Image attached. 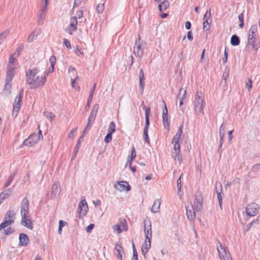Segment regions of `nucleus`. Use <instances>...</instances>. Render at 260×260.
I'll return each instance as SVG.
<instances>
[{
    "mask_svg": "<svg viewBox=\"0 0 260 260\" xmlns=\"http://www.w3.org/2000/svg\"><path fill=\"white\" fill-rule=\"evenodd\" d=\"M43 7L42 9L41 10V12L40 14V19L43 20L45 18V16L46 13L47 8V6L48 5L47 3H45V4H43Z\"/></svg>",
    "mask_w": 260,
    "mask_h": 260,
    "instance_id": "nucleus-36",
    "label": "nucleus"
},
{
    "mask_svg": "<svg viewBox=\"0 0 260 260\" xmlns=\"http://www.w3.org/2000/svg\"><path fill=\"white\" fill-rule=\"evenodd\" d=\"M196 211H199L202 208V200L201 198H196L193 205H192Z\"/></svg>",
    "mask_w": 260,
    "mask_h": 260,
    "instance_id": "nucleus-26",
    "label": "nucleus"
},
{
    "mask_svg": "<svg viewBox=\"0 0 260 260\" xmlns=\"http://www.w3.org/2000/svg\"><path fill=\"white\" fill-rule=\"evenodd\" d=\"M116 131V125L113 121L110 123L108 128V133L113 134Z\"/></svg>",
    "mask_w": 260,
    "mask_h": 260,
    "instance_id": "nucleus-42",
    "label": "nucleus"
},
{
    "mask_svg": "<svg viewBox=\"0 0 260 260\" xmlns=\"http://www.w3.org/2000/svg\"><path fill=\"white\" fill-rule=\"evenodd\" d=\"M160 206V201L159 199L155 200L153 205L151 208V212L152 213H156L159 212Z\"/></svg>",
    "mask_w": 260,
    "mask_h": 260,
    "instance_id": "nucleus-28",
    "label": "nucleus"
},
{
    "mask_svg": "<svg viewBox=\"0 0 260 260\" xmlns=\"http://www.w3.org/2000/svg\"><path fill=\"white\" fill-rule=\"evenodd\" d=\"M143 138L147 143H148V144L150 143V140H149V138L148 137V130H144Z\"/></svg>",
    "mask_w": 260,
    "mask_h": 260,
    "instance_id": "nucleus-46",
    "label": "nucleus"
},
{
    "mask_svg": "<svg viewBox=\"0 0 260 260\" xmlns=\"http://www.w3.org/2000/svg\"><path fill=\"white\" fill-rule=\"evenodd\" d=\"M258 221V220H255L251 221L250 223L247 224L246 228L244 229L243 232L244 233H247L251 228L252 224L253 223H257Z\"/></svg>",
    "mask_w": 260,
    "mask_h": 260,
    "instance_id": "nucleus-44",
    "label": "nucleus"
},
{
    "mask_svg": "<svg viewBox=\"0 0 260 260\" xmlns=\"http://www.w3.org/2000/svg\"><path fill=\"white\" fill-rule=\"evenodd\" d=\"M82 1L83 0H74L73 7L72 8V10L70 12V13L71 14H73L74 8L79 7L81 5Z\"/></svg>",
    "mask_w": 260,
    "mask_h": 260,
    "instance_id": "nucleus-45",
    "label": "nucleus"
},
{
    "mask_svg": "<svg viewBox=\"0 0 260 260\" xmlns=\"http://www.w3.org/2000/svg\"><path fill=\"white\" fill-rule=\"evenodd\" d=\"M38 68L28 69L26 71V83L30 89H36L43 87L46 82L45 76H36L38 73Z\"/></svg>",
    "mask_w": 260,
    "mask_h": 260,
    "instance_id": "nucleus-1",
    "label": "nucleus"
},
{
    "mask_svg": "<svg viewBox=\"0 0 260 260\" xmlns=\"http://www.w3.org/2000/svg\"><path fill=\"white\" fill-rule=\"evenodd\" d=\"M17 173V172H15L14 173H11L10 175V176L9 177L7 181L6 182L5 184V187H8L11 183L12 182L13 178H14L15 176L16 175Z\"/></svg>",
    "mask_w": 260,
    "mask_h": 260,
    "instance_id": "nucleus-41",
    "label": "nucleus"
},
{
    "mask_svg": "<svg viewBox=\"0 0 260 260\" xmlns=\"http://www.w3.org/2000/svg\"><path fill=\"white\" fill-rule=\"evenodd\" d=\"M41 29L40 28H36L28 36L27 41L28 43H31L34 40H35L38 36L40 34Z\"/></svg>",
    "mask_w": 260,
    "mask_h": 260,
    "instance_id": "nucleus-23",
    "label": "nucleus"
},
{
    "mask_svg": "<svg viewBox=\"0 0 260 260\" xmlns=\"http://www.w3.org/2000/svg\"><path fill=\"white\" fill-rule=\"evenodd\" d=\"M170 6V3L168 0H164L158 5V8L160 12L165 11Z\"/></svg>",
    "mask_w": 260,
    "mask_h": 260,
    "instance_id": "nucleus-31",
    "label": "nucleus"
},
{
    "mask_svg": "<svg viewBox=\"0 0 260 260\" xmlns=\"http://www.w3.org/2000/svg\"><path fill=\"white\" fill-rule=\"evenodd\" d=\"M136 152L135 150V148L134 146L132 147L131 154L129 156H128L127 158V160L126 162V165H129L131 166L132 165V161L136 157Z\"/></svg>",
    "mask_w": 260,
    "mask_h": 260,
    "instance_id": "nucleus-30",
    "label": "nucleus"
},
{
    "mask_svg": "<svg viewBox=\"0 0 260 260\" xmlns=\"http://www.w3.org/2000/svg\"><path fill=\"white\" fill-rule=\"evenodd\" d=\"M29 203L28 200L24 198L21 205L20 214L21 216V224L28 229H32V222L29 214Z\"/></svg>",
    "mask_w": 260,
    "mask_h": 260,
    "instance_id": "nucleus-3",
    "label": "nucleus"
},
{
    "mask_svg": "<svg viewBox=\"0 0 260 260\" xmlns=\"http://www.w3.org/2000/svg\"><path fill=\"white\" fill-rule=\"evenodd\" d=\"M14 221V220L3 221L2 224H3L4 228H6V227L11 225Z\"/></svg>",
    "mask_w": 260,
    "mask_h": 260,
    "instance_id": "nucleus-56",
    "label": "nucleus"
},
{
    "mask_svg": "<svg viewBox=\"0 0 260 260\" xmlns=\"http://www.w3.org/2000/svg\"><path fill=\"white\" fill-rule=\"evenodd\" d=\"M114 187L120 192L131 190V187L126 181H118L114 185Z\"/></svg>",
    "mask_w": 260,
    "mask_h": 260,
    "instance_id": "nucleus-10",
    "label": "nucleus"
},
{
    "mask_svg": "<svg viewBox=\"0 0 260 260\" xmlns=\"http://www.w3.org/2000/svg\"><path fill=\"white\" fill-rule=\"evenodd\" d=\"M247 46L248 47L251 46L256 52L259 48L260 43L259 41H256L255 39H253L252 40H248Z\"/></svg>",
    "mask_w": 260,
    "mask_h": 260,
    "instance_id": "nucleus-24",
    "label": "nucleus"
},
{
    "mask_svg": "<svg viewBox=\"0 0 260 260\" xmlns=\"http://www.w3.org/2000/svg\"><path fill=\"white\" fill-rule=\"evenodd\" d=\"M96 84L94 83L93 84L91 89L90 90L89 95L87 103V105L88 106H90V104L92 100L93 93H94L95 89L96 88Z\"/></svg>",
    "mask_w": 260,
    "mask_h": 260,
    "instance_id": "nucleus-33",
    "label": "nucleus"
},
{
    "mask_svg": "<svg viewBox=\"0 0 260 260\" xmlns=\"http://www.w3.org/2000/svg\"><path fill=\"white\" fill-rule=\"evenodd\" d=\"M98 109L99 105L98 104H95L92 107V110L87 119V123L91 125L93 124L95 119Z\"/></svg>",
    "mask_w": 260,
    "mask_h": 260,
    "instance_id": "nucleus-11",
    "label": "nucleus"
},
{
    "mask_svg": "<svg viewBox=\"0 0 260 260\" xmlns=\"http://www.w3.org/2000/svg\"><path fill=\"white\" fill-rule=\"evenodd\" d=\"M63 43L68 49H71L72 48L71 45L68 39H63Z\"/></svg>",
    "mask_w": 260,
    "mask_h": 260,
    "instance_id": "nucleus-63",
    "label": "nucleus"
},
{
    "mask_svg": "<svg viewBox=\"0 0 260 260\" xmlns=\"http://www.w3.org/2000/svg\"><path fill=\"white\" fill-rule=\"evenodd\" d=\"M163 103L164 104V107L162 109V122L165 127L166 128L167 126L169 127L168 118V109L166 104L164 101Z\"/></svg>",
    "mask_w": 260,
    "mask_h": 260,
    "instance_id": "nucleus-18",
    "label": "nucleus"
},
{
    "mask_svg": "<svg viewBox=\"0 0 260 260\" xmlns=\"http://www.w3.org/2000/svg\"><path fill=\"white\" fill-rule=\"evenodd\" d=\"M17 56H16V55H15V54H12L11 55V56L10 57V58H9V65H14L13 63L14 62V61L15 60V58Z\"/></svg>",
    "mask_w": 260,
    "mask_h": 260,
    "instance_id": "nucleus-57",
    "label": "nucleus"
},
{
    "mask_svg": "<svg viewBox=\"0 0 260 260\" xmlns=\"http://www.w3.org/2000/svg\"><path fill=\"white\" fill-rule=\"evenodd\" d=\"M17 97H16L15 99V101L13 104V110L12 112V115L14 117L17 116L18 112L20 110L21 107L20 104L22 102V100L19 101V99H18V100L17 101Z\"/></svg>",
    "mask_w": 260,
    "mask_h": 260,
    "instance_id": "nucleus-19",
    "label": "nucleus"
},
{
    "mask_svg": "<svg viewBox=\"0 0 260 260\" xmlns=\"http://www.w3.org/2000/svg\"><path fill=\"white\" fill-rule=\"evenodd\" d=\"M240 39L236 35H234L232 36L231 39V44L233 46H237L240 44Z\"/></svg>",
    "mask_w": 260,
    "mask_h": 260,
    "instance_id": "nucleus-35",
    "label": "nucleus"
},
{
    "mask_svg": "<svg viewBox=\"0 0 260 260\" xmlns=\"http://www.w3.org/2000/svg\"><path fill=\"white\" fill-rule=\"evenodd\" d=\"M38 128L39 129L38 134L34 133L30 135L27 139L24 141L23 144L24 145L27 146H33L39 142L40 138L43 139V137L42 134V131L40 129V126L39 124L38 125Z\"/></svg>",
    "mask_w": 260,
    "mask_h": 260,
    "instance_id": "nucleus-5",
    "label": "nucleus"
},
{
    "mask_svg": "<svg viewBox=\"0 0 260 260\" xmlns=\"http://www.w3.org/2000/svg\"><path fill=\"white\" fill-rule=\"evenodd\" d=\"M8 69L7 72L5 81L12 83V80L14 77V71L15 70V66L8 64Z\"/></svg>",
    "mask_w": 260,
    "mask_h": 260,
    "instance_id": "nucleus-15",
    "label": "nucleus"
},
{
    "mask_svg": "<svg viewBox=\"0 0 260 260\" xmlns=\"http://www.w3.org/2000/svg\"><path fill=\"white\" fill-rule=\"evenodd\" d=\"M151 243V239H147V240L145 239V243L142 247V253L144 255L147 253L148 250L150 248Z\"/></svg>",
    "mask_w": 260,
    "mask_h": 260,
    "instance_id": "nucleus-25",
    "label": "nucleus"
},
{
    "mask_svg": "<svg viewBox=\"0 0 260 260\" xmlns=\"http://www.w3.org/2000/svg\"><path fill=\"white\" fill-rule=\"evenodd\" d=\"M46 116L47 118L49 119L50 121H51L52 119H53L55 117V115L51 112L46 113Z\"/></svg>",
    "mask_w": 260,
    "mask_h": 260,
    "instance_id": "nucleus-54",
    "label": "nucleus"
},
{
    "mask_svg": "<svg viewBox=\"0 0 260 260\" xmlns=\"http://www.w3.org/2000/svg\"><path fill=\"white\" fill-rule=\"evenodd\" d=\"M78 21L76 20L75 17H71L70 20V25L66 29V30L70 35H72L73 33L77 29V25Z\"/></svg>",
    "mask_w": 260,
    "mask_h": 260,
    "instance_id": "nucleus-12",
    "label": "nucleus"
},
{
    "mask_svg": "<svg viewBox=\"0 0 260 260\" xmlns=\"http://www.w3.org/2000/svg\"><path fill=\"white\" fill-rule=\"evenodd\" d=\"M112 134H111V133H108V134H107V135L105 137V139H104V141H105V142L106 143H110L112 141Z\"/></svg>",
    "mask_w": 260,
    "mask_h": 260,
    "instance_id": "nucleus-48",
    "label": "nucleus"
},
{
    "mask_svg": "<svg viewBox=\"0 0 260 260\" xmlns=\"http://www.w3.org/2000/svg\"><path fill=\"white\" fill-rule=\"evenodd\" d=\"M211 23V18H208L206 20H204L203 25V29L204 30H208L210 29V24Z\"/></svg>",
    "mask_w": 260,
    "mask_h": 260,
    "instance_id": "nucleus-37",
    "label": "nucleus"
},
{
    "mask_svg": "<svg viewBox=\"0 0 260 260\" xmlns=\"http://www.w3.org/2000/svg\"><path fill=\"white\" fill-rule=\"evenodd\" d=\"M11 82H6L5 81V87L4 88V92H6L7 94H9L11 92V89L12 87Z\"/></svg>",
    "mask_w": 260,
    "mask_h": 260,
    "instance_id": "nucleus-40",
    "label": "nucleus"
},
{
    "mask_svg": "<svg viewBox=\"0 0 260 260\" xmlns=\"http://www.w3.org/2000/svg\"><path fill=\"white\" fill-rule=\"evenodd\" d=\"M215 190L217 193V197L218 200L219 205L221 208L222 198L221 193L222 192V187L221 183L220 182H217L215 183Z\"/></svg>",
    "mask_w": 260,
    "mask_h": 260,
    "instance_id": "nucleus-16",
    "label": "nucleus"
},
{
    "mask_svg": "<svg viewBox=\"0 0 260 260\" xmlns=\"http://www.w3.org/2000/svg\"><path fill=\"white\" fill-rule=\"evenodd\" d=\"M11 192L12 190L10 188L6 189L0 193V198L4 201L10 196Z\"/></svg>",
    "mask_w": 260,
    "mask_h": 260,
    "instance_id": "nucleus-32",
    "label": "nucleus"
},
{
    "mask_svg": "<svg viewBox=\"0 0 260 260\" xmlns=\"http://www.w3.org/2000/svg\"><path fill=\"white\" fill-rule=\"evenodd\" d=\"M61 191V188L59 182H55L52 188V195L54 197L58 196Z\"/></svg>",
    "mask_w": 260,
    "mask_h": 260,
    "instance_id": "nucleus-22",
    "label": "nucleus"
},
{
    "mask_svg": "<svg viewBox=\"0 0 260 260\" xmlns=\"http://www.w3.org/2000/svg\"><path fill=\"white\" fill-rule=\"evenodd\" d=\"M211 17V8H209L206 11V13L204 14L203 16V20H206V19H208V18Z\"/></svg>",
    "mask_w": 260,
    "mask_h": 260,
    "instance_id": "nucleus-53",
    "label": "nucleus"
},
{
    "mask_svg": "<svg viewBox=\"0 0 260 260\" xmlns=\"http://www.w3.org/2000/svg\"><path fill=\"white\" fill-rule=\"evenodd\" d=\"M124 253L123 249L120 244L117 243L114 250V254L119 260H122V253Z\"/></svg>",
    "mask_w": 260,
    "mask_h": 260,
    "instance_id": "nucleus-17",
    "label": "nucleus"
},
{
    "mask_svg": "<svg viewBox=\"0 0 260 260\" xmlns=\"http://www.w3.org/2000/svg\"><path fill=\"white\" fill-rule=\"evenodd\" d=\"M217 249L221 260H233L228 249L218 242Z\"/></svg>",
    "mask_w": 260,
    "mask_h": 260,
    "instance_id": "nucleus-6",
    "label": "nucleus"
},
{
    "mask_svg": "<svg viewBox=\"0 0 260 260\" xmlns=\"http://www.w3.org/2000/svg\"><path fill=\"white\" fill-rule=\"evenodd\" d=\"M14 215V211L12 210H9L7 213L6 214V215L7 217H8L9 219H12Z\"/></svg>",
    "mask_w": 260,
    "mask_h": 260,
    "instance_id": "nucleus-60",
    "label": "nucleus"
},
{
    "mask_svg": "<svg viewBox=\"0 0 260 260\" xmlns=\"http://www.w3.org/2000/svg\"><path fill=\"white\" fill-rule=\"evenodd\" d=\"M96 10L99 13H102L104 10V4H99L97 6Z\"/></svg>",
    "mask_w": 260,
    "mask_h": 260,
    "instance_id": "nucleus-51",
    "label": "nucleus"
},
{
    "mask_svg": "<svg viewBox=\"0 0 260 260\" xmlns=\"http://www.w3.org/2000/svg\"><path fill=\"white\" fill-rule=\"evenodd\" d=\"M49 61L50 62L51 66L54 67L56 62V57L54 55H52L49 59Z\"/></svg>",
    "mask_w": 260,
    "mask_h": 260,
    "instance_id": "nucleus-59",
    "label": "nucleus"
},
{
    "mask_svg": "<svg viewBox=\"0 0 260 260\" xmlns=\"http://www.w3.org/2000/svg\"><path fill=\"white\" fill-rule=\"evenodd\" d=\"M94 226V224H90L89 225H88V226L86 228V232L87 233H90L91 231L92 230V229H93Z\"/></svg>",
    "mask_w": 260,
    "mask_h": 260,
    "instance_id": "nucleus-61",
    "label": "nucleus"
},
{
    "mask_svg": "<svg viewBox=\"0 0 260 260\" xmlns=\"http://www.w3.org/2000/svg\"><path fill=\"white\" fill-rule=\"evenodd\" d=\"M113 229H114V231L116 232V233L117 234H120L122 232V230H121V228H120V226L119 225H117V224L115 225L114 226Z\"/></svg>",
    "mask_w": 260,
    "mask_h": 260,
    "instance_id": "nucleus-62",
    "label": "nucleus"
},
{
    "mask_svg": "<svg viewBox=\"0 0 260 260\" xmlns=\"http://www.w3.org/2000/svg\"><path fill=\"white\" fill-rule=\"evenodd\" d=\"M139 80H140V84H139V89L141 91V93H143L144 89V85H145V77L144 74V71L142 69H141L139 71Z\"/></svg>",
    "mask_w": 260,
    "mask_h": 260,
    "instance_id": "nucleus-21",
    "label": "nucleus"
},
{
    "mask_svg": "<svg viewBox=\"0 0 260 260\" xmlns=\"http://www.w3.org/2000/svg\"><path fill=\"white\" fill-rule=\"evenodd\" d=\"M54 71V67L53 66H51V67L47 70L45 71L44 73L43 76L46 77L49 75V74L53 73Z\"/></svg>",
    "mask_w": 260,
    "mask_h": 260,
    "instance_id": "nucleus-52",
    "label": "nucleus"
},
{
    "mask_svg": "<svg viewBox=\"0 0 260 260\" xmlns=\"http://www.w3.org/2000/svg\"><path fill=\"white\" fill-rule=\"evenodd\" d=\"M92 125L87 123L86 125L82 135H84L85 136V134L89 131V129L91 128Z\"/></svg>",
    "mask_w": 260,
    "mask_h": 260,
    "instance_id": "nucleus-58",
    "label": "nucleus"
},
{
    "mask_svg": "<svg viewBox=\"0 0 260 260\" xmlns=\"http://www.w3.org/2000/svg\"><path fill=\"white\" fill-rule=\"evenodd\" d=\"M257 30V26L256 25H253L250 27L249 30V34H248V40H252L253 39H255L254 38L255 34Z\"/></svg>",
    "mask_w": 260,
    "mask_h": 260,
    "instance_id": "nucleus-29",
    "label": "nucleus"
},
{
    "mask_svg": "<svg viewBox=\"0 0 260 260\" xmlns=\"http://www.w3.org/2000/svg\"><path fill=\"white\" fill-rule=\"evenodd\" d=\"M225 124L224 123H222L220 126L219 132V137H220V139H221V140H223V138H224V134H225Z\"/></svg>",
    "mask_w": 260,
    "mask_h": 260,
    "instance_id": "nucleus-39",
    "label": "nucleus"
},
{
    "mask_svg": "<svg viewBox=\"0 0 260 260\" xmlns=\"http://www.w3.org/2000/svg\"><path fill=\"white\" fill-rule=\"evenodd\" d=\"M206 102L202 92L197 91L194 96L193 102V108L198 116H202L204 115V107Z\"/></svg>",
    "mask_w": 260,
    "mask_h": 260,
    "instance_id": "nucleus-4",
    "label": "nucleus"
},
{
    "mask_svg": "<svg viewBox=\"0 0 260 260\" xmlns=\"http://www.w3.org/2000/svg\"><path fill=\"white\" fill-rule=\"evenodd\" d=\"M252 81L251 79H248V81L246 82V87L248 91H250L252 88Z\"/></svg>",
    "mask_w": 260,
    "mask_h": 260,
    "instance_id": "nucleus-50",
    "label": "nucleus"
},
{
    "mask_svg": "<svg viewBox=\"0 0 260 260\" xmlns=\"http://www.w3.org/2000/svg\"><path fill=\"white\" fill-rule=\"evenodd\" d=\"M238 19L240 21V24L239 26L240 28H243L244 26V18H243V13H241L238 16Z\"/></svg>",
    "mask_w": 260,
    "mask_h": 260,
    "instance_id": "nucleus-47",
    "label": "nucleus"
},
{
    "mask_svg": "<svg viewBox=\"0 0 260 260\" xmlns=\"http://www.w3.org/2000/svg\"><path fill=\"white\" fill-rule=\"evenodd\" d=\"M259 210V206L255 203H251L248 204L246 208V215L248 216H254L258 214Z\"/></svg>",
    "mask_w": 260,
    "mask_h": 260,
    "instance_id": "nucleus-8",
    "label": "nucleus"
},
{
    "mask_svg": "<svg viewBox=\"0 0 260 260\" xmlns=\"http://www.w3.org/2000/svg\"><path fill=\"white\" fill-rule=\"evenodd\" d=\"M83 13L82 10H79L76 12L75 16H72V17H75L76 20L78 19H80L83 17Z\"/></svg>",
    "mask_w": 260,
    "mask_h": 260,
    "instance_id": "nucleus-49",
    "label": "nucleus"
},
{
    "mask_svg": "<svg viewBox=\"0 0 260 260\" xmlns=\"http://www.w3.org/2000/svg\"><path fill=\"white\" fill-rule=\"evenodd\" d=\"M84 136H85L84 135H81V136L79 138L78 143L76 144L75 149H74V156H75L76 155L77 153H78V150L80 147L81 143L82 142Z\"/></svg>",
    "mask_w": 260,
    "mask_h": 260,
    "instance_id": "nucleus-34",
    "label": "nucleus"
},
{
    "mask_svg": "<svg viewBox=\"0 0 260 260\" xmlns=\"http://www.w3.org/2000/svg\"><path fill=\"white\" fill-rule=\"evenodd\" d=\"M144 234L146 240L152 239L151 223L150 221L144 222Z\"/></svg>",
    "mask_w": 260,
    "mask_h": 260,
    "instance_id": "nucleus-14",
    "label": "nucleus"
},
{
    "mask_svg": "<svg viewBox=\"0 0 260 260\" xmlns=\"http://www.w3.org/2000/svg\"><path fill=\"white\" fill-rule=\"evenodd\" d=\"M142 44L143 42L141 40L140 36H139V38L135 41L134 46V54L137 57H138L140 60L141 59L144 53L143 48L142 47Z\"/></svg>",
    "mask_w": 260,
    "mask_h": 260,
    "instance_id": "nucleus-7",
    "label": "nucleus"
},
{
    "mask_svg": "<svg viewBox=\"0 0 260 260\" xmlns=\"http://www.w3.org/2000/svg\"><path fill=\"white\" fill-rule=\"evenodd\" d=\"M183 125H181L173 137L172 143L174 144V147L172 150V157L175 160L180 162L182 161V156L180 154V144L179 142L182 140L181 137L183 133Z\"/></svg>",
    "mask_w": 260,
    "mask_h": 260,
    "instance_id": "nucleus-2",
    "label": "nucleus"
},
{
    "mask_svg": "<svg viewBox=\"0 0 260 260\" xmlns=\"http://www.w3.org/2000/svg\"><path fill=\"white\" fill-rule=\"evenodd\" d=\"M150 113V109L149 108H146L145 110V125L144 128V130H148V127L150 124L149 122V115Z\"/></svg>",
    "mask_w": 260,
    "mask_h": 260,
    "instance_id": "nucleus-27",
    "label": "nucleus"
},
{
    "mask_svg": "<svg viewBox=\"0 0 260 260\" xmlns=\"http://www.w3.org/2000/svg\"><path fill=\"white\" fill-rule=\"evenodd\" d=\"M88 211V207L85 199L82 200L78 205V217L81 218L83 217Z\"/></svg>",
    "mask_w": 260,
    "mask_h": 260,
    "instance_id": "nucleus-9",
    "label": "nucleus"
},
{
    "mask_svg": "<svg viewBox=\"0 0 260 260\" xmlns=\"http://www.w3.org/2000/svg\"><path fill=\"white\" fill-rule=\"evenodd\" d=\"M186 215L190 221H193L196 217V210L192 204L186 205Z\"/></svg>",
    "mask_w": 260,
    "mask_h": 260,
    "instance_id": "nucleus-13",
    "label": "nucleus"
},
{
    "mask_svg": "<svg viewBox=\"0 0 260 260\" xmlns=\"http://www.w3.org/2000/svg\"><path fill=\"white\" fill-rule=\"evenodd\" d=\"M260 170V164H257L253 166L252 168V171H257Z\"/></svg>",
    "mask_w": 260,
    "mask_h": 260,
    "instance_id": "nucleus-64",
    "label": "nucleus"
},
{
    "mask_svg": "<svg viewBox=\"0 0 260 260\" xmlns=\"http://www.w3.org/2000/svg\"><path fill=\"white\" fill-rule=\"evenodd\" d=\"M228 56V51L226 48H225V50L224 51V57L222 58V62H223V64H225L227 62Z\"/></svg>",
    "mask_w": 260,
    "mask_h": 260,
    "instance_id": "nucleus-55",
    "label": "nucleus"
},
{
    "mask_svg": "<svg viewBox=\"0 0 260 260\" xmlns=\"http://www.w3.org/2000/svg\"><path fill=\"white\" fill-rule=\"evenodd\" d=\"M19 245L20 246H26L29 242L28 237L25 234H20L19 235Z\"/></svg>",
    "mask_w": 260,
    "mask_h": 260,
    "instance_id": "nucleus-20",
    "label": "nucleus"
},
{
    "mask_svg": "<svg viewBox=\"0 0 260 260\" xmlns=\"http://www.w3.org/2000/svg\"><path fill=\"white\" fill-rule=\"evenodd\" d=\"M186 96V90L183 89V88H181L179 90V92L177 95V98L178 99L184 100Z\"/></svg>",
    "mask_w": 260,
    "mask_h": 260,
    "instance_id": "nucleus-38",
    "label": "nucleus"
},
{
    "mask_svg": "<svg viewBox=\"0 0 260 260\" xmlns=\"http://www.w3.org/2000/svg\"><path fill=\"white\" fill-rule=\"evenodd\" d=\"M9 34V30H7L0 34V45L3 42Z\"/></svg>",
    "mask_w": 260,
    "mask_h": 260,
    "instance_id": "nucleus-43",
    "label": "nucleus"
}]
</instances>
